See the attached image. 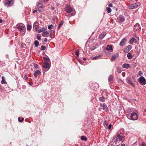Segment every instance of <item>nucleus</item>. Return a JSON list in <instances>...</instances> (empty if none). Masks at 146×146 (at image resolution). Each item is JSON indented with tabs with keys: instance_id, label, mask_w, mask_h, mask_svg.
Returning <instances> with one entry per match:
<instances>
[{
	"instance_id": "obj_1",
	"label": "nucleus",
	"mask_w": 146,
	"mask_h": 146,
	"mask_svg": "<svg viewBox=\"0 0 146 146\" xmlns=\"http://www.w3.org/2000/svg\"><path fill=\"white\" fill-rule=\"evenodd\" d=\"M16 27L21 33H22L23 35L25 34L26 30L24 24L22 23L18 24L16 25Z\"/></svg>"
},
{
	"instance_id": "obj_2",
	"label": "nucleus",
	"mask_w": 146,
	"mask_h": 146,
	"mask_svg": "<svg viewBox=\"0 0 146 146\" xmlns=\"http://www.w3.org/2000/svg\"><path fill=\"white\" fill-rule=\"evenodd\" d=\"M115 139L116 142L119 143V144L120 143H122L124 140V137L123 136L119 134H117L115 137Z\"/></svg>"
},
{
	"instance_id": "obj_3",
	"label": "nucleus",
	"mask_w": 146,
	"mask_h": 146,
	"mask_svg": "<svg viewBox=\"0 0 146 146\" xmlns=\"http://www.w3.org/2000/svg\"><path fill=\"white\" fill-rule=\"evenodd\" d=\"M66 12L68 13H70L72 12V16L75 15V13L74 12V10L72 9V7L70 6L69 5L67 6L66 7Z\"/></svg>"
},
{
	"instance_id": "obj_4",
	"label": "nucleus",
	"mask_w": 146,
	"mask_h": 146,
	"mask_svg": "<svg viewBox=\"0 0 146 146\" xmlns=\"http://www.w3.org/2000/svg\"><path fill=\"white\" fill-rule=\"evenodd\" d=\"M130 116L131 119L133 120H137L138 118V116L137 114L135 112H133L131 115L129 114L127 115V116Z\"/></svg>"
},
{
	"instance_id": "obj_5",
	"label": "nucleus",
	"mask_w": 146,
	"mask_h": 146,
	"mask_svg": "<svg viewBox=\"0 0 146 146\" xmlns=\"http://www.w3.org/2000/svg\"><path fill=\"white\" fill-rule=\"evenodd\" d=\"M139 80L140 84L141 85L144 86L146 84V80L143 76L139 77Z\"/></svg>"
},
{
	"instance_id": "obj_6",
	"label": "nucleus",
	"mask_w": 146,
	"mask_h": 146,
	"mask_svg": "<svg viewBox=\"0 0 146 146\" xmlns=\"http://www.w3.org/2000/svg\"><path fill=\"white\" fill-rule=\"evenodd\" d=\"M42 67L43 68L45 69L43 71L44 72H45L48 71L50 69V66L48 62H44V64L43 65Z\"/></svg>"
},
{
	"instance_id": "obj_7",
	"label": "nucleus",
	"mask_w": 146,
	"mask_h": 146,
	"mask_svg": "<svg viewBox=\"0 0 146 146\" xmlns=\"http://www.w3.org/2000/svg\"><path fill=\"white\" fill-rule=\"evenodd\" d=\"M14 4L13 0H7V1L4 4L7 7L12 6Z\"/></svg>"
},
{
	"instance_id": "obj_8",
	"label": "nucleus",
	"mask_w": 146,
	"mask_h": 146,
	"mask_svg": "<svg viewBox=\"0 0 146 146\" xmlns=\"http://www.w3.org/2000/svg\"><path fill=\"white\" fill-rule=\"evenodd\" d=\"M140 4L139 3L131 4L129 6V8L130 9H135L137 7L140 5Z\"/></svg>"
},
{
	"instance_id": "obj_9",
	"label": "nucleus",
	"mask_w": 146,
	"mask_h": 146,
	"mask_svg": "<svg viewBox=\"0 0 146 146\" xmlns=\"http://www.w3.org/2000/svg\"><path fill=\"white\" fill-rule=\"evenodd\" d=\"M134 31L139 32L141 30V27L140 25L138 23H136L134 27Z\"/></svg>"
},
{
	"instance_id": "obj_10",
	"label": "nucleus",
	"mask_w": 146,
	"mask_h": 146,
	"mask_svg": "<svg viewBox=\"0 0 146 146\" xmlns=\"http://www.w3.org/2000/svg\"><path fill=\"white\" fill-rule=\"evenodd\" d=\"M37 7L38 9V11L40 12L42 11L44 8V6L42 3H38Z\"/></svg>"
},
{
	"instance_id": "obj_11",
	"label": "nucleus",
	"mask_w": 146,
	"mask_h": 146,
	"mask_svg": "<svg viewBox=\"0 0 146 146\" xmlns=\"http://www.w3.org/2000/svg\"><path fill=\"white\" fill-rule=\"evenodd\" d=\"M110 145L111 146H118L119 145V143L116 142V140L113 139L110 143Z\"/></svg>"
},
{
	"instance_id": "obj_12",
	"label": "nucleus",
	"mask_w": 146,
	"mask_h": 146,
	"mask_svg": "<svg viewBox=\"0 0 146 146\" xmlns=\"http://www.w3.org/2000/svg\"><path fill=\"white\" fill-rule=\"evenodd\" d=\"M126 81L129 84L132 86H134V84L132 82L131 79V78L129 77H127L126 79Z\"/></svg>"
},
{
	"instance_id": "obj_13",
	"label": "nucleus",
	"mask_w": 146,
	"mask_h": 146,
	"mask_svg": "<svg viewBox=\"0 0 146 146\" xmlns=\"http://www.w3.org/2000/svg\"><path fill=\"white\" fill-rule=\"evenodd\" d=\"M125 21L124 17L123 15H121L119 16L118 18V22L119 23H122Z\"/></svg>"
},
{
	"instance_id": "obj_14",
	"label": "nucleus",
	"mask_w": 146,
	"mask_h": 146,
	"mask_svg": "<svg viewBox=\"0 0 146 146\" xmlns=\"http://www.w3.org/2000/svg\"><path fill=\"white\" fill-rule=\"evenodd\" d=\"M100 106L102 107L103 110L104 111H106L108 110V108L105 104H100Z\"/></svg>"
},
{
	"instance_id": "obj_15",
	"label": "nucleus",
	"mask_w": 146,
	"mask_h": 146,
	"mask_svg": "<svg viewBox=\"0 0 146 146\" xmlns=\"http://www.w3.org/2000/svg\"><path fill=\"white\" fill-rule=\"evenodd\" d=\"M118 54L117 53L113 55L111 57L110 60L111 61H113L115 60L118 57Z\"/></svg>"
},
{
	"instance_id": "obj_16",
	"label": "nucleus",
	"mask_w": 146,
	"mask_h": 146,
	"mask_svg": "<svg viewBox=\"0 0 146 146\" xmlns=\"http://www.w3.org/2000/svg\"><path fill=\"white\" fill-rule=\"evenodd\" d=\"M127 39L125 38H123L119 43V45L121 46H122L124 45Z\"/></svg>"
},
{
	"instance_id": "obj_17",
	"label": "nucleus",
	"mask_w": 146,
	"mask_h": 146,
	"mask_svg": "<svg viewBox=\"0 0 146 146\" xmlns=\"http://www.w3.org/2000/svg\"><path fill=\"white\" fill-rule=\"evenodd\" d=\"M122 67L123 68H125L126 69H127L131 67V66L129 64L126 63L123 64L122 65Z\"/></svg>"
},
{
	"instance_id": "obj_18",
	"label": "nucleus",
	"mask_w": 146,
	"mask_h": 146,
	"mask_svg": "<svg viewBox=\"0 0 146 146\" xmlns=\"http://www.w3.org/2000/svg\"><path fill=\"white\" fill-rule=\"evenodd\" d=\"M49 33L47 31H45L42 33V36L44 37H47L48 36Z\"/></svg>"
},
{
	"instance_id": "obj_19",
	"label": "nucleus",
	"mask_w": 146,
	"mask_h": 146,
	"mask_svg": "<svg viewBox=\"0 0 146 146\" xmlns=\"http://www.w3.org/2000/svg\"><path fill=\"white\" fill-rule=\"evenodd\" d=\"M106 35V33H102L100 35L99 38L101 40Z\"/></svg>"
},
{
	"instance_id": "obj_20",
	"label": "nucleus",
	"mask_w": 146,
	"mask_h": 146,
	"mask_svg": "<svg viewBox=\"0 0 146 146\" xmlns=\"http://www.w3.org/2000/svg\"><path fill=\"white\" fill-rule=\"evenodd\" d=\"M41 73L40 72L39 70H36L34 74V76L36 78L38 75Z\"/></svg>"
},
{
	"instance_id": "obj_21",
	"label": "nucleus",
	"mask_w": 146,
	"mask_h": 146,
	"mask_svg": "<svg viewBox=\"0 0 146 146\" xmlns=\"http://www.w3.org/2000/svg\"><path fill=\"white\" fill-rule=\"evenodd\" d=\"M113 76L112 75H110L108 78V81L109 82H111L113 80Z\"/></svg>"
},
{
	"instance_id": "obj_22",
	"label": "nucleus",
	"mask_w": 146,
	"mask_h": 146,
	"mask_svg": "<svg viewBox=\"0 0 146 146\" xmlns=\"http://www.w3.org/2000/svg\"><path fill=\"white\" fill-rule=\"evenodd\" d=\"M2 80L1 82V83L3 84H6L7 82L5 80V78L3 76H2Z\"/></svg>"
},
{
	"instance_id": "obj_23",
	"label": "nucleus",
	"mask_w": 146,
	"mask_h": 146,
	"mask_svg": "<svg viewBox=\"0 0 146 146\" xmlns=\"http://www.w3.org/2000/svg\"><path fill=\"white\" fill-rule=\"evenodd\" d=\"M44 60V62H48L50 60V59L48 57L47 58L44 57H43Z\"/></svg>"
},
{
	"instance_id": "obj_24",
	"label": "nucleus",
	"mask_w": 146,
	"mask_h": 146,
	"mask_svg": "<svg viewBox=\"0 0 146 146\" xmlns=\"http://www.w3.org/2000/svg\"><path fill=\"white\" fill-rule=\"evenodd\" d=\"M106 50H112V46L111 45H108L106 48Z\"/></svg>"
},
{
	"instance_id": "obj_25",
	"label": "nucleus",
	"mask_w": 146,
	"mask_h": 146,
	"mask_svg": "<svg viewBox=\"0 0 146 146\" xmlns=\"http://www.w3.org/2000/svg\"><path fill=\"white\" fill-rule=\"evenodd\" d=\"M127 57L129 59H131L132 58L133 56L130 53H129L127 54Z\"/></svg>"
},
{
	"instance_id": "obj_26",
	"label": "nucleus",
	"mask_w": 146,
	"mask_h": 146,
	"mask_svg": "<svg viewBox=\"0 0 146 146\" xmlns=\"http://www.w3.org/2000/svg\"><path fill=\"white\" fill-rule=\"evenodd\" d=\"M35 46L36 47L38 46L39 44V42L37 40H35L34 42Z\"/></svg>"
},
{
	"instance_id": "obj_27",
	"label": "nucleus",
	"mask_w": 146,
	"mask_h": 146,
	"mask_svg": "<svg viewBox=\"0 0 146 146\" xmlns=\"http://www.w3.org/2000/svg\"><path fill=\"white\" fill-rule=\"evenodd\" d=\"M99 100L100 101L103 102L105 101L104 98L102 96V97L99 98Z\"/></svg>"
},
{
	"instance_id": "obj_28",
	"label": "nucleus",
	"mask_w": 146,
	"mask_h": 146,
	"mask_svg": "<svg viewBox=\"0 0 146 146\" xmlns=\"http://www.w3.org/2000/svg\"><path fill=\"white\" fill-rule=\"evenodd\" d=\"M63 21H62L60 22L59 23L58 25V29H59L60 28L61 26L63 25Z\"/></svg>"
},
{
	"instance_id": "obj_29",
	"label": "nucleus",
	"mask_w": 146,
	"mask_h": 146,
	"mask_svg": "<svg viewBox=\"0 0 146 146\" xmlns=\"http://www.w3.org/2000/svg\"><path fill=\"white\" fill-rule=\"evenodd\" d=\"M101 55H99L97 56H95L92 59L93 60H96V59H98L101 56Z\"/></svg>"
},
{
	"instance_id": "obj_30",
	"label": "nucleus",
	"mask_w": 146,
	"mask_h": 146,
	"mask_svg": "<svg viewBox=\"0 0 146 146\" xmlns=\"http://www.w3.org/2000/svg\"><path fill=\"white\" fill-rule=\"evenodd\" d=\"M117 72L118 73H120L121 72V68H120L118 67L117 69Z\"/></svg>"
},
{
	"instance_id": "obj_31",
	"label": "nucleus",
	"mask_w": 146,
	"mask_h": 146,
	"mask_svg": "<svg viewBox=\"0 0 146 146\" xmlns=\"http://www.w3.org/2000/svg\"><path fill=\"white\" fill-rule=\"evenodd\" d=\"M81 139L82 140H84L86 141L87 140L86 137L84 136H81Z\"/></svg>"
},
{
	"instance_id": "obj_32",
	"label": "nucleus",
	"mask_w": 146,
	"mask_h": 146,
	"mask_svg": "<svg viewBox=\"0 0 146 146\" xmlns=\"http://www.w3.org/2000/svg\"><path fill=\"white\" fill-rule=\"evenodd\" d=\"M106 11H107V12L108 13H110L111 11V9L109 7H107L106 8Z\"/></svg>"
},
{
	"instance_id": "obj_33",
	"label": "nucleus",
	"mask_w": 146,
	"mask_h": 146,
	"mask_svg": "<svg viewBox=\"0 0 146 146\" xmlns=\"http://www.w3.org/2000/svg\"><path fill=\"white\" fill-rule=\"evenodd\" d=\"M32 28L31 26L29 25H27V30L29 31Z\"/></svg>"
},
{
	"instance_id": "obj_34",
	"label": "nucleus",
	"mask_w": 146,
	"mask_h": 146,
	"mask_svg": "<svg viewBox=\"0 0 146 146\" xmlns=\"http://www.w3.org/2000/svg\"><path fill=\"white\" fill-rule=\"evenodd\" d=\"M40 34H38L37 35V39L39 41L41 40L40 39Z\"/></svg>"
},
{
	"instance_id": "obj_35",
	"label": "nucleus",
	"mask_w": 146,
	"mask_h": 146,
	"mask_svg": "<svg viewBox=\"0 0 146 146\" xmlns=\"http://www.w3.org/2000/svg\"><path fill=\"white\" fill-rule=\"evenodd\" d=\"M133 111H134L133 109L132 108H129L128 110V111L129 113H131Z\"/></svg>"
},
{
	"instance_id": "obj_36",
	"label": "nucleus",
	"mask_w": 146,
	"mask_h": 146,
	"mask_svg": "<svg viewBox=\"0 0 146 146\" xmlns=\"http://www.w3.org/2000/svg\"><path fill=\"white\" fill-rule=\"evenodd\" d=\"M135 40V38L134 37H132L130 39V43H133Z\"/></svg>"
},
{
	"instance_id": "obj_37",
	"label": "nucleus",
	"mask_w": 146,
	"mask_h": 146,
	"mask_svg": "<svg viewBox=\"0 0 146 146\" xmlns=\"http://www.w3.org/2000/svg\"><path fill=\"white\" fill-rule=\"evenodd\" d=\"M127 49L129 51L132 48V46L130 45H129L126 47Z\"/></svg>"
},
{
	"instance_id": "obj_38",
	"label": "nucleus",
	"mask_w": 146,
	"mask_h": 146,
	"mask_svg": "<svg viewBox=\"0 0 146 146\" xmlns=\"http://www.w3.org/2000/svg\"><path fill=\"white\" fill-rule=\"evenodd\" d=\"M53 25H52L51 24L48 26V28L49 29H51L53 28Z\"/></svg>"
},
{
	"instance_id": "obj_39",
	"label": "nucleus",
	"mask_w": 146,
	"mask_h": 146,
	"mask_svg": "<svg viewBox=\"0 0 146 146\" xmlns=\"http://www.w3.org/2000/svg\"><path fill=\"white\" fill-rule=\"evenodd\" d=\"M41 49L42 50H44L46 49V47L42 45L41 46Z\"/></svg>"
},
{
	"instance_id": "obj_40",
	"label": "nucleus",
	"mask_w": 146,
	"mask_h": 146,
	"mask_svg": "<svg viewBox=\"0 0 146 146\" xmlns=\"http://www.w3.org/2000/svg\"><path fill=\"white\" fill-rule=\"evenodd\" d=\"M20 119V118L19 117L18 118V120L20 122H23L24 119V118L23 117L21 119Z\"/></svg>"
},
{
	"instance_id": "obj_41",
	"label": "nucleus",
	"mask_w": 146,
	"mask_h": 146,
	"mask_svg": "<svg viewBox=\"0 0 146 146\" xmlns=\"http://www.w3.org/2000/svg\"><path fill=\"white\" fill-rule=\"evenodd\" d=\"M123 50L124 52L126 53H128L129 51L126 48H124Z\"/></svg>"
},
{
	"instance_id": "obj_42",
	"label": "nucleus",
	"mask_w": 146,
	"mask_h": 146,
	"mask_svg": "<svg viewBox=\"0 0 146 146\" xmlns=\"http://www.w3.org/2000/svg\"><path fill=\"white\" fill-rule=\"evenodd\" d=\"M75 54L77 56H79V54L78 50H76V51L75 52Z\"/></svg>"
},
{
	"instance_id": "obj_43",
	"label": "nucleus",
	"mask_w": 146,
	"mask_h": 146,
	"mask_svg": "<svg viewBox=\"0 0 146 146\" xmlns=\"http://www.w3.org/2000/svg\"><path fill=\"white\" fill-rule=\"evenodd\" d=\"M33 66H34V67L35 68H38V65L37 64H36L34 63L33 64Z\"/></svg>"
},
{
	"instance_id": "obj_44",
	"label": "nucleus",
	"mask_w": 146,
	"mask_h": 146,
	"mask_svg": "<svg viewBox=\"0 0 146 146\" xmlns=\"http://www.w3.org/2000/svg\"><path fill=\"white\" fill-rule=\"evenodd\" d=\"M23 78L25 80L27 81L28 80V77L27 75H25Z\"/></svg>"
},
{
	"instance_id": "obj_45",
	"label": "nucleus",
	"mask_w": 146,
	"mask_h": 146,
	"mask_svg": "<svg viewBox=\"0 0 146 146\" xmlns=\"http://www.w3.org/2000/svg\"><path fill=\"white\" fill-rule=\"evenodd\" d=\"M141 146H146V144L145 142H143L141 145Z\"/></svg>"
},
{
	"instance_id": "obj_46",
	"label": "nucleus",
	"mask_w": 146,
	"mask_h": 146,
	"mask_svg": "<svg viewBox=\"0 0 146 146\" xmlns=\"http://www.w3.org/2000/svg\"><path fill=\"white\" fill-rule=\"evenodd\" d=\"M111 124H110L108 126V129L109 130H110L111 129Z\"/></svg>"
},
{
	"instance_id": "obj_47",
	"label": "nucleus",
	"mask_w": 146,
	"mask_h": 146,
	"mask_svg": "<svg viewBox=\"0 0 146 146\" xmlns=\"http://www.w3.org/2000/svg\"><path fill=\"white\" fill-rule=\"evenodd\" d=\"M95 48H96V47L95 46H93L92 47H91L90 48V49L92 50H94V49H95Z\"/></svg>"
},
{
	"instance_id": "obj_48",
	"label": "nucleus",
	"mask_w": 146,
	"mask_h": 146,
	"mask_svg": "<svg viewBox=\"0 0 146 146\" xmlns=\"http://www.w3.org/2000/svg\"><path fill=\"white\" fill-rule=\"evenodd\" d=\"M104 125H106V126H108V125H107V122H106V121H104Z\"/></svg>"
},
{
	"instance_id": "obj_49",
	"label": "nucleus",
	"mask_w": 146,
	"mask_h": 146,
	"mask_svg": "<svg viewBox=\"0 0 146 146\" xmlns=\"http://www.w3.org/2000/svg\"><path fill=\"white\" fill-rule=\"evenodd\" d=\"M143 74L142 72H141V71H139V75L140 76H141Z\"/></svg>"
},
{
	"instance_id": "obj_50",
	"label": "nucleus",
	"mask_w": 146,
	"mask_h": 146,
	"mask_svg": "<svg viewBox=\"0 0 146 146\" xmlns=\"http://www.w3.org/2000/svg\"><path fill=\"white\" fill-rule=\"evenodd\" d=\"M112 5H113L111 3H110L108 5L110 7H112Z\"/></svg>"
},
{
	"instance_id": "obj_51",
	"label": "nucleus",
	"mask_w": 146,
	"mask_h": 146,
	"mask_svg": "<svg viewBox=\"0 0 146 146\" xmlns=\"http://www.w3.org/2000/svg\"><path fill=\"white\" fill-rule=\"evenodd\" d=\"M49 36L51 38H52V33H50V34Z\"/></svg>"
},
{
	"instance_id": "obj_52",
	"label": "nucleus",
	"mask_w": 146,
	"mask_h": 146,
	"mask_svg": "<svg viewBox=\"0 0 146 146\" xmlns=\"http://www.w3.org/2000/svg\"><path fill=\"white\" fill-rule=\"evenodd\" d=\"M46 0H41V1L44 3H45Z\"/></svg>"
},
{
	"instance_id": "obj_53",
	"label": "nucleus",
	"mask_w": 146,
	"mask_h": 146,
	"mask_svg": "<svg viewBox=\"0 0 146 146\" xmlns=\"http://www.w3.org/2000/svg\"><path fill=\"white\" fill-rule=\"evenodd\" d=\"M78 61L81 64L82 62V61L80 60H78Z\"/></svg>"
},
{
	"instance_id": "obj_54",
	"label": "nucleus",
	"mask_w": 146,
	"mask_h": 146,
	"mask_svg": "<svg viewBox=\"0 0 146 146\" xmlns=\"http://www.w3.org/2000/svg\"><path fill=\"white\" fill-rule=\"evenodd\" d=\"M44 41L45 42H46L47 41V38H44Z\"/></svg>"
},
{
	"instance_id": "obj_55",
	"label": "nucleus",
	"mask_w": 146,
	"mask_h": 146,
	"mask_svg": "<svg viewBox=\"0 0 146 146\" xmlns=\"http://www.w3.org/2000/svg\"><path fill=\"white\" fill-rule=\"evenodd\" d=\"M36 11H37L36 10H33V13H35Z\"/></svg>"
},
{
	"instance_id": "obj_56",
	"label": "nucleus",
	"mask_w": 146,
	"mask_h": 146,
	"mask_svg": "<svg viewBox=\"0 0 146 146\" xmlns=\"http://www.w3.org/2000/svg\"><path fill=\"white\" fill-rule=\"evenodd\" d=\"M3 21L2 19H0V23H1Z\"/></svg>"
},
{
	"instance_id": "obj_57",
	"label": "nucleus",
	"mask_w": 146,
	"mask_h": 146,
	"mask_svg": "<svg viewBox=\"0 0 146 146\" xmlns=\"http://www.w3.org/2000/svg\"><path fill=\"white\" fill-rule=\"evenodd\" d=\"M121 146H125V145L124 144H123L121 145Z\"/></svg>"
},
{
	"instance_id": "obj_58",
	"label": "nucleus",
	"mask_w": 146,
	"mask_h": 146,
	"mask_svg": "<svg viewBox=\"0 0 146 146\" xmlns=\"http://www.w3.org/2000/svg\"><path fill=\"white\" fill-rule=\"evenodd\" d=\"M95 85L96 86L98 87V85L97 84H95Z\"/></svg>"
},
{
	"instance_id": "obj_59",
	"label": "nucleus",
	"mask_w": 146,
	"mask_h": 146,
	"mask_svg": "<svg viewBox=\"0 0 146 146\" xmlns=\"http://www.w3.org/2000/svg\"><path fill=\"white\" fill-rule=\"evenodd\" d=\"M83 60H85H85H86V58H83Z\"/></svg>"
},
{
	"instance_id": "obj_60",
	"label": "nucleus",
	"mask_w": 146,
	"mask_h": 146,
	"mask_svg": "<svg viewBox=\"0 0 146 146\" xmlns=\"http://www.w3.org/2000/svg\"><path fill=\"white\" fill-rule=\"evenodd\" d=\"M97 89L95 88H93V89L94 90H96Z\"/></svg>"
},
{
	"instance_id": "obj_61",
	"label": "nucleus",
	"mask_w": 146,
	"mask_h": 146,
	"mask_svg": "<svg viewBox=\"0 0 146 146\" xmlns=\"http://www.w3.org/2000/svg\"><path fill=\"white\" fill-rule=\"evenodd\" d=\"M33 83H31L30 84L31 85Z\"/></svg>"
}]
</instances>
